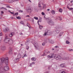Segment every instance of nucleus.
Here are the masks:
<instances>
[{
	"label": "nucleus",
	"instance_id": "1",
	"mask_svg": "<svg viewBox=\"0 0 73 73\" xmlns=\"http://www.w3.org/2000/svg\"><path fill=\"white\" fill-rule=\"evenodd\" d=\"M7 36L6 37V39L5 40V42L6 43H8L9 46H11L13 43V41L12 40L9 39V38H7Z\"/></svg>",
	"mask_w": 73,
	"mask_h": 73
},
{
	"label": "nucleus",
	"instance_id": "2",
	"mask_svg": "<svg viewBox=\"0 0 73 73\" xmlns=\"http://www.w3.org/2000/svg\"><path fill=\"white\" fill-rule=\"evenodd\" d=\"M53 56V57H54L55 59L57 60H61V57L58 55H56L54 54Z\"/></svg>",
	"mask_w": 73,
	"mask_h": 73
},
{
	"label": "nucleus",
	"instance_id": "3",
	"mask_svg": "<svg viewBox=\"0 0 73 73\" xmlns=\"http://www.w3.org/2000/svg\"><path fill=\"white\" fill-rule=\"evenodd\" d=\"M8 58L7 57L5 58H3L2 59H1V62L3 63V62H4L5 61H7V62H5V64L6 65H8Z\"/></svg>",
	"mask_w": 73,
	"mask_h": 73
},
{
	"label": "nucleus",
	"instance_id": "4",
	"mask_svg": "<svg viewBox=\"0 0 73 73\" xmlns=\"http://www.w3.org/2000/svg\"><path fill=\"white\" fill-rule=\"evenodd\" d=\"M46 21H47V23L50 24L51 25H54V23L52 20H51V19H47Z\"/></svg>",
	"mask_w": 73,
	"mask_h": 73
},
{
	"label": "nucleus",
	"instance_id": "5",
	"mask_svg": "<svg viewBox=\"0 0 73 73\" xmlns=\"http://www.w3.org/2000/svg\"><path fill=\"white\" fill-rule=\"evenodd\" d=\"M46 32L44 34V36H45L46 35H50L52 34V32H50V31H48L47 30H46Z\"/></svg>",
	"mask_w": 73,
	"mask_h": 73
},
{
	"label": "nucleus",
	"instance_id": "6",
	"mask_svg": "<svg viewBox=\"0 0 73 73\" xmlns=\"http://www.w3.org/2000/svg\"><path fill=\"white\" fill-rule=\"evenodd\" d=\"M34 46L36 48L37 50H40V47L38 46V44L37 42H35L34 43Z\"/></svg>",
	"mask_w": 73,
	"mask_h": 73
},
{
	"label": "nucleus",
	"instance_id": "7",
	"mask_svg": "<svg viewBox=\"0 0 73 73\" xmlns=\"http://www.w3.org/2000/svg\"><path fill=\"white\" fill-rule=\"evenodd\" d=\"M53 53H51L50 55L47 56V58H53Z\"/></svg>",
	"mask_w": 73,
	"mask_h": 73
},
{
	"label": "nucleus",
	"instance_id": "8",
	"mask_svg": "<svg viewBox=\"0 0 73 73\" xmlns=\"http://www.w3.org/2000/svg\"><path fill=\"white\" fill-rule=\"evenodd\" d=\"M6 49V48L5 47V46H2L1 47V50H5Z\"/></svg>",
	"mask_w": 73,
	"mask_h": 73
},
{
	"label": "nucleus",
	"instance_id": "9",
	"mask_svg": "<svg viewBox=\"0 0 73 73\" xmlns=\"http://www.w3.org/2000/svg\"><path fill=\"white\" fill-rule=\"evenodd\" d=\"M4 70L6 71H8L9 70V67L8 66H6L4 67Z\"/></svg>",
	"mask_w": 73,
	"mask_h": 73
},
{
	"label": "nucleus",
	"instance_id": "10",
	"mask_svg": "<svg viewBox=\"0 0 73 73\" xmlns=\"http://www.w3.org/2000/svg\"><path fill=\"white\" fill-rule=\"evenodd\" d=\"M9 53L11 54L12 53V48L11 47H10L9 48Z\"/></svg>",
	"mask_w": 73,
	"mask_h": 73
},
{
	"label": "nucleus",
	"instance_id": "11",
	"mask_svg": "<svg viewBox=\"0 0 73 73\" xmlns=\"http://www.w3.org/2000/svg\"><path fill=\"white\" fill-rule=\"evenodd\" d=\"M9 28H6L5 29V30H4L3 31L4 32H7L8 31H9Z\"/></svg>",
	"mask_w": 73,
	"mask_h": 73
},
{
	"label": "nucleus",
	"instance_id": "12",
	"mask_svg": "<svg viewBox=\"0 0 73 73\" xmlns=\"http://www.w3.org/2000/svg\"><path fill=\"white\" fill-rule=\"evenodd\" d=\"M14 34L15 33H11L9 35V37H12L13 36V35H14Z\"/></svg>",
	"mask_w": 73,
	"mask_h": 73
},
{
	"label": "nucleus",
	"instance_id": "13",
	"mask_svg": "<svg viewBox=\"0 0 73 73\" xmlns=\"http://www.w3.org/2000/svg\"><path fill=\"white\" fill-rule=\"evenodd\" d=\"M31 60L33 61H35L36 60V58L35 57H33L31 58Z\"/></svg>",
	"mask_w": 73,
	"mask_h": 73
},
{
	"label": "nucleus",
	"instance_id": "14",
	"mask_svg": "<svg viewBox=\"0 0 73 73\" xmlns=\"http://www.w3.org/2000/svg\"><path fill=\"white\" fill-rule=\"evenodd\" d=\"M49 42L51 44H53L54 43V42L52 40H49Z\"/></svg>",
	"mask_w": 73,
	"mask_h": 73
},
{
	"label": "nucleus",
	"instance_id": "15",
	"mask_svg": "<svg viewBox=\"0 0 73 73\" xmlns=\"http://www.w3.org/2000/svg\"><path fill=\"white\" fill-rule=\"evenodd\" d=\"M63 60H69V58L68 57H64L63 58Z\"/></svg>",
	"mask_w": 73,
	"mask_h": 73
},
{
	"label": "nucleus",
	"instance_id": "16",
	"mask_svg": "<svg viewBox=\"0 0 73 73\" xmlns=\"http://www.w3.org/2000/svg\"><path fill=\"white\" fill-rule=\"evenodd\" d=\"M67 8L69 9V11H72V10H73V8H69V7H67Z\"/></svg>",
	"mask_w": 73,
	"mask_h": 73
},
{
	"label": "nucleus",
	"instance_id": "17",
	"mask_svg": "<svg viewBox=\"0 0 73 73\" xmlns=\"http://www.w3.org/2000/svg\"><path fill=\"white\" fill-rule=\"evenodd\" d=\"M55 12L53 10H52L51 11V13L52 15H54L55 14Z\"/></svg>",
	"mask_w": 73,
	"mask_h": 73
},
{
	"label": "nucleus",
	"instance_id": "18",
	"mask_svg": "<svg viewBox=\"0 0 73 73\" xmlns=\"http://www.w3.org/2000/svg\"><path fill=\"white\" fill-rule=\"evenodd\" d=\"M38 7H39L40 8H41V3L39 2L38 3Z\"/></svg>",
	"mask_w": 73,
	"mask_h": 73
},
{
	"label": "nucleus",
	"instance_id": "19",
	"mask_svg": "<svg viewBox=\"0 0 73 73\" xmlns=\"http://www.w3.org/2000/svg\"><path fill=\"white\" fill-rule=\"evenodd\" d=\"M35 62H33L32 63H31L30 65H29V66H32V65H34V64H35Z\"/></svg>",
	"mask_w": 73,
	"mask_h": 73
},
{
	"label": "nucleus",
	"instance_id": "20",
	"mask_svg": "<svg viewBox=\"0 0 73 73\" xmlns=\"http://www.w3.org/2000/svg\"><path fill=\"white\" fill-rule=\"evenodd\" d=\"M15 61H16V62H18L19 61V58L15 59L14 60Z\"/></svg>",
	"mask_w": 73,
	"mask_h": 73
},
{
	"label": "nucleus",
	"instance_id": "21",
	"mask_svg": "<svg viewBox=\"0 0 73 73\" xmlns=\"http://www.w3.org/2000/svg\"><path fill=\"white\" fill-rule=\"evenodd\" d=\"M62 9H60L59 10V12H60V13H62Z\"/></svg>",
	"mask_w": 73,
	"mask_h": 73
},
{
	"label": "nucleus",
	"instance_id": "22",
	"mask_svg": "<svg viewBox=\"0 0 73 73\" xmlns=\"http://www.w3.org/2000/svg\"><path fill=\"white\" fill-rule=\"evenodd\" d=\"M39 27L40 29H41L43 28V26L40 25H39Z\"/></svg>",
	"mask_w": 73,
	"mask_h": 73
},
{
	"label": "nucleus",
	"instance_id": "23",
	"mask_svg": "<svg viewBox=\"0 0 73 73\" xmlns=\"http://www.w3.org/2000/svg\"><path fill=\"white\" fill-rule=\"evenodd\" d=\"M16 18L17 19H18L19 20H20V19H21V17L20 16L16 17Z\"/></svg>",
	"mask_w": 73,
	"mask_h": 73
},
{
	"label": "nucleus",
	"instance_id": "24",
	"mask_svg": "<svg viewBox=\"0 0 73 73\" xmlns=\"http://www.w3.org/2000/svg\"><path fill=\"white\" fill-rule=\"evenodd\" d=\"M34 19H35V20H38V17H34Z\"/></svg>",
	"mask_w": 73,
	"mask_h": 73
},
{
	"label": "nucleus",
	"instance_id": "25",
	"mask_svg": "<svg viewBox=\"0 0 73 73\" xmlns=\"http://www.w3.org/2000/svg\"><path fill=\"white\" fill-rule=\"evenodd\" d=\"M18 57L19 58H21V55L20 54H19L18 55Z\"/></svg>",
	"mask_w": 73,
	"mask_h": 73
},
{
	"label": "nucleus",
	"instance_id": "26",
	"mask_svg": "<svg viewBox=\"0 0 73 73\" xmlns=\"http://www.w3.org/2000/svg\"><path fill=\"white\" fill-rule=\"evenodd\" d=\"M68 50H69V52H72V51H73V49H68Z\"/></svg>",
	"mask_w": 73,
	"mask_h": 73
},
{
	"label": "nucleus",
	"instance_id": "27",
	"mask_svg": "<svg viewBox=\"0 0 73 73\" xmlns=\"http://www.w3.org/2000/svg\"><path fill=\"white\" fill-rule=\"evenodd\" d=\"M27 54H25L24 55V56L22 57V58H24V57H27Z\"/></svg>",
	"mask_w": 73,
	"mask_h": 73
},
{
	"label": "nucleus",
	"instance_id": "28",
	"mask_svg": "<svg viewBox=\"0 0 73 73\" xmlns=\"http://www.w3.org/2000/svg\"><path fill=\"white\" fill-rule=\"evenodd\" d=\"M66 44H69L70 43V42H69V41L68 40H67L66 41Z\"/></svg>",
	"mask_w": 73,
	"mask_h": 73
},
{
	"label": "nucleus",
	"instance_id": "29",
	"mask_svg": "<svg viewBox=\"0 0 73 73\" xmlns=\"http://www.w3.org/2000/svg\"><path fill=\"white\" fill-rule=\"evenodd\" d=\"M42 15L43 16H44V15H45V13H44L43 12H42Z\"/></svg>",
	"mask_w": 73,
	"mask_h": 73
},
{
	"label": "nucleus",
	"instance_id": "30",
	"mask_svg": "<svg viewBox=\"0 0 73 73\" xmlns=\"http://www.w3.org/2000/svg\"><path fill=\"white\" fill-rule=\"evenodd\" d=\"M64 64H62L60 65V66L61 67H64Z\"/></svg>",
	"mask_w": 73,
	"mask_h": 73
},
{
	"label": "nucleus",
	"instance_id": "31",
	"mask_svg": "<svg viewBox=\"0 0 73 73\" xmlns=\"http://www.w3.org/2000/svg\"><path fill=\"white\" fill-rule=\"evenodd\" d=\"M46 6L45 5H44V6L43 7V9H44V8H45Z\"/></svg>",
	"mask_w": 73,
	"mask_h": 73
},
{
	"label": "nucleus",
	"instance_id": "32",
	"mask_svg": "<svg viewBox=\"0 0 73 73\" xmlns=\"http://www.w3.org/2000/svg\"><path fill=\"white\" fill-rule=\"evenodd\" d=\"M21 24H24V23L23 21H21Z\"/></svg>",
	"mask_w": 73,
	"mask_h": 73
},
{
	"label": "nucleus",
	"instance_id": "33",
	"mask_svg": "<svg viewBox=\"0 0 73 73\" xmlns=\"http://www.w3.org/2000/svg\"><path fill=\"white\" fill-rule=\"evenodd\" d=\"M12 1H11V3H13V1H17V0H12Z\"/></svg>",
	"mask_w": 73,
	"mask_h": 73
},
{
	"label": "nucleus",
	"instance_id": "34",
	"mask_svg": "<svg viewBox=\"0 0 73 73\" xmlns=\"http://www.w3.org/2000/svg\"><path fill=\"white\" fill-rule=\"evenodd\" d=\"M45 45V43L44 42L42 43V45L44 46Z\"/></svg>",
	"mask_w": 73,
	"mask_h": 73
},
{
	"label": "nucleus",
	"instance_id": "35",
	"mask_svg": "<svg viewBox=\"0 0 73 73\" xmlns=\"http://www.w3.org/2000/svg\"><path fill=\"white\" fill-rule=\"evenodd\" d=\"M28 10H31V7H29L28 8Z\"/></svg>",
	"mask_w": 73,
	"mask_h": 73
},
{
	"label": "nucleus",
	"instance_id": "36",
	"mask_svg": "<svg viewBox=\"0 0 73 73\" xmlns=\"http://www.w3.org/2000/svg\"><path fill=\"white\" fill-rule=\"evenodd\" d=\"M29 46H27L26 47V49H29Z\"/></svg>",
	"mask_w": 73,
	"mask_h": 73
},
{
	"label": "nucleus",
	"instance_id": "37",
	"mask_svg": "<svg viewBox=\"0 0 73 73\" xmlns=\"http://www.w3.org/2000/svg\"><path fill=\"white\" fill-rule=\"evenodd\" d=\"M15 16H17L18 15V13H17L15 14Z\"/></svg>",
	"mask_w": 73,
	"mask_h": 73
},
{
	"label": "nucleus",
	"instance_id": "38",
	"mask_svg": "<svg viewBox=\"0 0 73 73\" xmlns=\"http://www.w3.org/2000/svg\"><path fill=\"white\" fill-rule=\"evenodd\" d=\"M62 34V33H60L59 36H61L62 35H61Z\"/></svg>",
	"mask_w": 73,
	"mask_h": 73
},
{
	"label": "nucleus",
	"instance_id": "39",
	"mask_svg": "<svg viewBox=\"0 0 73 73\" xmlns=\"http://www.w3.org/2000/svg\"><path fill=\"white\" fill-rule=\"evenodd\" d=\"M60 17H57V19H58V20H59V19H60Z\"/></svg>",
	"mask_w": 73,
	"mask_h": 73
},
{
	"label": "nucleus",
	"instance_id": "40",
	"mask_svg": "<svg viewBox=\"0 0 73 73\" xmlns=\"http://www.w3.org/2000/svg\"><path fill=\"white\" fill-rule=\"evenodd\" d=\"M1 13L2 14H3L4 13V11H1Z\"/></svg>",
	"mask_w": 73,
	"mask_h": 73
},
{
	"label": "nucleus",
	"instance_id": "41",
	"mask_svg": "<svg viewBox=\"0 0 73 73\" xmlns=\"http://www.w3.org/2000/svg\"><path fill=\"white\" fill-rule=\"evenodd\" d=\"M56 32L57 33H59V31H56Z\"/></svg>",
	"mask_w": 73,
	"mask_h": 73
},
{
	"label": "nucleus",
	"instance_id": "42",
	"mask_svg": "<svg viewBox=\"0 0 73 73\" xmlns=\"http://www.w3.org/2000/svg\"><path fill=\"white\" fill-rule=\"evenodd\" d=\"M23 12V11L22 10H19V12Z\"/></svg>",
	"mask_w": 73,
	"mask_h": 73
},
{
	"label": "nucleus",
	"instance_id": "43",
	"mask_svg": "<svg viewBox=\"0 0 73 73\" xmlns=\"http://www.w3.org/2000/svg\"><path fill=\"white\" fill-rule=\"evenodd\" d=\"M39 21H37V23L38 24V25H40V24H39Z\"/></svg>",
	"mask_w": 73,
	"mask_h": 73
},
{
	"label": "nucleus",
	"instance_id": "44",
	"mask_svg": "<svg viewBox=\"0 0 73 73\" xmlns=\"http://www.w3.org/2000/svg\"><path fill=\"white\" fill-rule=\"evenodd\" d=\"M27 26H28V27H29V28H31V26H29H29H28V25H27Z\"/></svg>",
	"mask_w": 73,
	"mask_h": 73
},
{
	"label": "nucleus",
	"instance_id": "45",
	"mask_svg": "<svg viewBox=\"0 0 73 73\" xmlns=\"http://www.w3.org/2000/svg\"><path fill=\"white\" fill-rule=\"evenodd\" d=\"M2 33H1L0 34V36H1L2 35Z\"/></svg>",
	"mask_w": 73,
	"mask_h": 73
},
{
	"label": "nucleus",
	"instance_id": "46",
	"mask_svg": "<svg viewBox=\"0 0 73 73\" xmlns=\"http://www.w3.org/2000/svg\"><path fill=\"white\" fill-rule=\"evenodd\" d=\"M10 13H11V14H14V13H13V12H10Z\"/></svg>",
	"mask_w": 73,
	"mask_h": 73
},
{
	"label": "nucleus",
	"instance_id": "47",
	"mask_svg": "<svg viewBox=\"0 0 73 73\" xmlns=\"http://www.w3.org/2000/svg\"><path fill=\"white\" fill-rule=\"evenodd\" d=\"M46 54H45V53H44V55H43V56H45V55H46Z\"/></svg>",
	"mask_w": 73,
	"mask_h": 73
},
{
	"label": "nucleus",
	"instance_id": "48",
	"mask_svg": "<svg viewBox=\"0 0 73 73\" xmlns=\"http://www.w3.org/2000/svg\"><path fill=\"white\" fill-rule=\"evenodd\" d=\"M5 8L4 7H2L1 8V9H4Z\"/></svg>",
	"mask_w": 73,
	"mask_h": 73
},
{
	"label": "nucleus",
	"instance_id": "49",
	"mask_svg": "<svg viewBox=\"0 0 73 73\" xmlns=\"http://www.w3.org/2000/svg\"><path fill=\"white\" fill-rule=\"evenodd\" d=\"M70 2L71 3H73V1H70Z\"/></svg>",
	"mask_w": 73,
	"mask_h": 73
},
{
	"label": "nucleus",
	"instance_id": "50",
	"mask_svg": "<svg viewBox=\"0 0 73 73\" xmlns=\"http://www.w3.org/2000/svg\"><path fill=\"white\" fill-rule=\"evenodd\" d=\"M4 9H5V10L6 11H7V9L6 8H4Z\"/></svg>",
	"mask_w": 73,
	"mask_h": 73
},
{
	"label": "nucleus",
	"instance_id": "51",
	"mask_svg": "<svg viewBox=\"0 0 73 73\" xmlns=\"http://www.w3.org/2000/svg\"><path fill=\"white\" fill-rule=\"evenodd\" d=\"M30 16L29 15H27L26 17H30Z\"/></svg>",
	"mask_w": 73,
	"mask_h": 73
},
{
	"label": "nucleus",
	"instance_id": "52",
	"mask_svg": "<svg viewBox=\"0 0 73 73\" xmlns=\"http://www.w3.org/2000/svg\"><path fill=\"white\" fill-rule=\"evenodd\" d=\"M50 10V9H47V11H49Z\"/></svg>",
	"mask_w": 73,
	"mask_h": 73
},
{
	"label": "nucleus",
	"instance_id": "53",
	"mask_svg": "<svg viewBox=\"0 0 73 73\" xmlns=\"http://www.w3.org/2000/svg\"><path fill=\"white\" fill-rule=\"evenodd\" d=\"M7 8H10L9 6H6Z\"/></svg>",
	"mask_w": 73,
	"mask_h": 73
},
{
	"label": "nucleus",
	"instance_id": "54",
	"mask_svg": "<svg viewBox=\"0 0 73 73\" xmlns=\"http://www.w3.org/2000/svg\"><path fill=\"white\" fill-rule=\"evenodd\" d=\"M57 47H58V46H55V48H57Z\"/></svg>",
	"mask_w": 73,
	"mask_h": 73
},
{
	"label": "nucleus",
	"instance_id": "55",
	"mask_svg": "<svg viewBox=\"0 0 73 73\" xmlns=\"http://www.w3.org/2000/svg\"><path fill=\"white\" fill-rule=\"evenodd\" d=\"M52 50H54V48H52Z\"/></svg>",
	"mask_w": 73,
	"mask_h": 73
},
{
	"label": "nucleus",
	"instance_id": "56",
	"mask_svg": "<svg viewBox=\"0 0 73 73\" xmlns=\"http://www.w3.org/2000/svg\"><path fill=\"white\" fill-rule=\"evenodd\" d=\"M9 12H10V13H11V11H10V10H9Z\"/></svg>",
	"mask_w": 73,
	"mask_h": 73
},
{
	"label": "nucleus",
	"instance_id": "57",
	"mask_svg": "<svg viewBox=\"0 0 73 73\" xmlns=\"http://www.w3.org/2000/svg\"><path fill=\"white\" fill-rule=\"evenodd\" d=\"M29 1H30V2H31V0H28Z\"/></svg>",
	"mask_w": 73,
	"mask_h": 73
},
{
	"label": "nucleus",
	"instance_id": "58",
	"mask_svg": "<svg viewBox=\"0 0 73 73\" xmlns=\"http://www.w3.org/2000/svg\"><path fill=\"white\" fill-rule=\"evenodd\" d=\"M41 4H42L43 5V3L41 2Z\"/></svg>",
	"mask_w": 73,
	"mask_h": 73
},
{
	"label": "nucleus",
	"instance_id": "59",
	"mask_svg": "<svg viewBox=\"0 0 73 73\" xmlns=\"http://www.w3.org/2000/svg\"><path fill=\"white\" fill-rule=\"evenodd\" d=\"M47 53H50V52H47Z\"/></svg>",
	"mask_w": 73,
	"mask_h": 73
},
{
	"label": "nucleus",
	"instance_id": "60",
	"mask_svg": "<svg viewBox=\"0 0 73 73\" xmlns=\"http://www.w3.org/2000/svg\"><path fill=\"white\" fill-rule=\"evenodd\" d=\"M44 17V18H45V16Z\"/></svg>",
	"mask_w": 73,
	"mask_h": 73
},
{
	"label": "nucleus",
	"instance_id": "61",
	"mask_svg": "<svg viewBox=\"0 0 73 73\" xmlns=\"http://www.w3.org/2000/svg\"><path fill=\"white\" fill-rule=\"evenodd\" d=\"M21 45H23V44H21Z\"/></svg>",
	"mask_w": 73,
	"mask_h": 73
},
{
	"label": "nucleus",
	"instance_id": "62",
	"mask_svg": "<svg viewBox=\"0 0 73 73\" xmlns=\"http://www.w3.org/2000/svg\"><path fill=\"white\" fill-rule=\"evenodd\" d=\"M1 42V41H0V43Z\"/></svg>",
	"mask_w": 73,
	"mask_h": 73
},
{
	"label": "nucleus",
	"instance_id": "63",
	"mask_svg": "<svg viewBox=\"0 0 73 73\" xmlns=\"http://www.w3.org/2000/svg\"><path fill=\"white\" fill-rule=\"evenodd\" d=\"M10 1H11V0H10Z\"/></svg>",
	"mask_w": 73,
	"mask_h": 73
},
{
	"label": "nucleus",
	"instance_id": "64",
	"mask_svg": "<svg viewBox=\"0 0 73 73\" xmlns=\"http://www.w3.org/2000/svg\"><path fill=\"white\" fill-rule=\"evenodd\" d=\"M48 69H49V68H48Z\"/></svg>",
	"mask_w": 73,
	"mask_h": 73
}]
</instances>
